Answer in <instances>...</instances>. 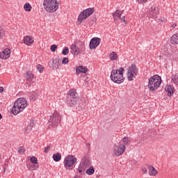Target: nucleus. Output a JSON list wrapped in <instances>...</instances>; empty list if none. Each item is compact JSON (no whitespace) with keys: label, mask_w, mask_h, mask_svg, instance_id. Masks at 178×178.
<instances>
[{"label":"nucleus","mask_w":178,"mask_h":178,"mask_svg":"<svg viewBox=\"0 0 178 178\" xmlns=\"http://www.w3.org/2000/svg\"><path fill=\"white\" fill-rule=\"evenodd\" d=\"M26 106H27V100L25 98L21 97L17 99L12 108L13 115H18L20 112H23Z\"/></svg>","instance_id":"f257e3e1"},{"label":"nucleus","mask_w":178,"mask_h":178,"mask_svg":"<svg viewBox=\"0 0 178 178\" xmlns=\"http://www.w3.org/2000/svg\"><path fill=\"white\" fill-rule=\"evenodd\" d=\"M124 72V68L120 67L119 70H113L111 74V80L113 83L117 84H121L124 81V76H123V72Z\"/></svg>","instance_id":"f03ea898"},{"label":"nucleus","mask_w":178,"mask_h":178,"mask_svg":"<svg viewBox=\"0 0 178 178\" xmlns=\"http://www.w3.org/2000/svg\"><path fill=\"white\" fill-rule=\"evenodd\" d=\"M43 8L49 13H54L56 12L59 8V5H58V1L56 0H44Z\"/></svg>","instance_id":"7ed1b4c3"},{"label":"nucleus","mask_w":178,"mask_h":178,"mask_svg":"<svg viewBox=\"0 0 178 178\" xmlns=\"http://www.w3.org/2000/svg\"><path fill=\"white\" fill-rule=\"evenodd\" d=\"M79 101V93L76 92V90L71 89L67 94V105L68 106L73 107Z\"/></svg>","instance_id":"20e7f679"},{"label":"nucleus","mask_w":178,"mask_h":178,"mask_svg":"<svg viewBox=\"0 0 178 178\" xmlns=\"http://www.w3.org/2000/svg\"><path fill=\"white\" fill-rule=\"evenodd\" d=\"M162 83V79L159 75H154L149 79L148 88L149 91H154Z\"/></svg>","instance_id":"39448f33"},{"label":"nucleus","mask_w":178,"mask_h":178,"mask_svg":"<svg viewBox=\"0 0 178 178\" xmlns=\"http://www.w3.org/2000/svg\"><path fill=\"white\" fill-rule=\"evenodd\" d=\"M93 13H94V8H89L81 11L78 17V22L79 24L81 23H83L84 20L88 19V17H90V16H91Z\"/></svg>","instance_id":"423d86ee"},{"label":"nucleus","mask_w":178,"mask_h":178,"mask_svg":"<svg viewBox=\"0 0 178 178\" xmlns=\"http://www.w3.org/2000/svg\"><path fill=\"white\" fill-rule=\"evenodd\" d=\"M61 119L62 118L60 117V115H59L58 112H56L50 116L49 125L51 126V127H55L60 123Z\"/></svg>","instance_id":"0eeeda50"},{"label":"nucleus","mask_w":178,"mask_h":178,"mask_svg":"<svg viewBox=\"0 0 178 178\" xmlns=\"http://www.w3.org/2000/svg\"><path fill=\"white\" fill-rule=\"evenodd\" d=\"M77 161V159L73 155H68L64 159V166L65 169H69V168H72L73 165L76 163Z\"/></svg>","instance_id":"6e6552de"},{"label":"nucleus","mask_w":178,"mask_h":178,"mask_svg":"<svg viewBox=\"0 0 178 178\" xmlns=\"http://www.w3.org/2000/svg\"><path fill=\"white\" fill-rule=\"evenodd\" d=\"M126 151V145L122 144H119L117 145H114L113 147V154L115 156H120V155H123L124 152Z\"/></svg>","instance_id":"1a4fd4ad"},{"label":"nucleus","mask_w":178,"mask_h":178,"mask_svg":"<svg viewBox=\"0 0 178 178\" xmlns=\"http://www.w3.org/2000/svg\"><path fill=\"white\" fill-rule=\"evenodd\" d=\"M101 44V38H92L89 43V48L90 49H95Z\"/></svg>","instance_id":"9d476101"},{"label":"nucleus","mask_w":178,"mask_h":178,"mask_svg":"<svg viewBox=\"0 0 178 178\" xmlns=\"http://www.w3.org/2000/svg\"><path fill=\"white\" fill-rule=\"evenodd\" d=\"M10 58V49L8 48L4 49V50L0 52V58L3 59V60H6V59H9Z\"/></svg>","instance_id":"9b49d317"},{"label":"nucleus","mask_w":178,"mask_h":178,"mask_svg":"<svg viewBox=\"0 0 178 178\" xmlns=\"http://www.w3.org/2000/svg\"><path fill=\"white\" fill-rule=\"evenodd\" d=\"M80 166H82V168H84L85 169H87L89 166H91V161H90V158L88 157H84L80 163Z\"/></svg>","instance_id":"f8f14e48"},{"label":"nucleus","mask_w":178,"mask_h":178,"mask_svg":"<svg viewBox=\"0 0 178 178\" xmlns=\"http://www.w3.org/2000/svg\"><path fill=\"white\" fill-rule=\"evenodd\" d=\"M149 17H152V19H156V16L159 15V10L158 7L152 8L149 13Z\"/></svg>","instance_id":"ddd939ff"},{"label":"nucleus","mask_w":178,"mask_h":178,"mask_svg":"<svg viewBox=\"0 0 178 178\" xmlns=\"http://www.w3.org/2000/svg\"><path fill=\"white\" fill-rule=\"evenodd\" d=\"M60 60V58L58 57L56 59L49 61V64L52 65V69H58L59 67V63Z\"/></svg>","instance_id":"4468645a"},{"label":"nucleus","mask_w":178,"mask_h":178,"mask_svg":"<svg viewBox=\"0 0 178 178\" xmlns=\"http://www.w3.org/2000/svg\"><path fill=\"white\" fill-rule=\"evenodd\" d=\"M166 92H168V97H172L175 94V88L171 85H167L165 88Z\"/></svg>","instance_id":"2eb2a0df"},{"label":"nucleus","mask_w":178,"mask_h":178,"mask_svg":"<svg viewBox=\"0 0 178 178\" xmlns=\"http://www.w3.org/2000/svg\"><path fill=\"white\" fill-rule=\"evenodd\" d=\"M76 74L87 73V72H88V69L87 68V67L80 65V66L76 67Z\"/></svg>","instance_id":"dca6fc26"},{"label":"nucleus","mask_w":178,"mask_h":178,"mask_svg":"<svg viewBox=\"0 0 178 178\" xmlns=\"http://www.w3.org/2000/svg\"><path fill=\"white\" fill-rule=\"evenodd\" d=\"M24 42L26 45H33L34 40H33L32 36L27 35L24 38Z\"/></svg>","instance_id":"f3484780"},{"label":"nucleus","mask_w":178,"mask_h":178,"mask_svg":"<svg viewBox=\"0 0 178 178\" xmlns=\"http://www.w3.org/2000/svg\"><path fill=\"white\" fill-rule=\"evenodd\" d=\"M123 15V10L122 11H119L116 10L113 13V17L114 20H120V16Z\"/></svg>","instance_id":"a211bd4d"},{"label":"nucleus","mask_w":178,"mask_h":178,"mask_svg":"<svg viewBox=\"0 0 178 178\" xmlns=\"http://www.w3.org/2000/svg\"><path fill=\"white\" fill-rule=\"evenodd\" d=\"M128 72L134 73L135 76H137V73H138V70H137L136 64H131V66L128 68Z\"/></svg>","instance_id":"6ab92c4d"},{"label":"nucleus","mask_w":178,"mask_h":178,"mask_svg":"<svg viewBox=\"0 0 178 178\" xmlns=\"http://www.w3.org/2000/svg\"><path fill=\"white\" fill-rule=\"evenodd\" d=\"M70 49H71V54H72L73 55H75L76 56H77V55L80 54V51L79 49H77V46H76V44L72 45Z\"/></svg>","instance_id":"aec40b11"},{"label":"nucleus","mask_w":178,"mask_h":178,"mask_svg":"<svg viewBox=\"0 0 178 178\" xmlns=\"http://www.w3.org/2000/svg\"><path fill=\"white\" fill-rule=\"evenodd\" d=\"M149 171L150 176H156V175H158V171L152 165L149 166Z\"/></svg>","instance_id":"412c9836"},{"label":"nucleus","mask_w":178,"mask_h":178,"mask_svg":"<svg viewBox=\"0 0 178 178\" xmlns=\"http://www.w3.org/2000/svg\"><path fill=\"white\" fill-rule=\"evenodd\" d=\"M170 42H171V44H173L174 45H176V44H178V33L174 34L171 37Z\"/></svg>","instance_id":"4be33fe9"},{"label":"nucleus","mask_w":178,"mask_h":178,"mask_svg":"<svg viewBox=\"0 0 178 178\" xmlns=\"http://www.w3.org/2000/svg\"><path fill=\"white\" fill-rule=\"evenodd\" d=\"M78 51H79V54H81V52H84L86 51V44L84 42H81L79 43V46H77Z\"/></svg>","instance_id":"5701e85b"},{"label":"nucleus","mask_w":178,"mask_h":178,"mask_svg":"<svg viewBox=\"0 0 178 178\" xmlns=\"http://www.w3.org/2000/svg\"><path fill=\"white\" fill-rule=\"evenodd\" d=\"M53 159L55 162H59V161L62 159V154H60V153L53 154Z\"/></svg>","instance_id":"b1692460"},{"label":"nucleus","mask_w":178,"mask_h":178,"mask_svg":"<svg viewBox=\"0 0 178 178\" xmlns=\"http://www.w3.org/2000/svg\"><path fill=\"white\" fill-rule=\"evenodd\" d=\"M31 162L35 165V168L37 169L38 168V159H37V157L32 156L30 159Z\"/></svg>","instance_id":"393cba45"},{"label":"nucleus","mask_w":178,"mask_h":178,"mask_svg":"<svg viewBox=\"0 0 178 178\" xmlns=\"http://www.w3.org/2000/svg\"><path fill=\"white\" fill-rule=\"evenodd\" d=\"M134 72H131L130 71H127V79L129 80V81H133V79H134Z\"/></svg>","instance_id":"a878e982"},{"label":"nucleus","mask_w":178,"mask_h":178,"mask_svg":"<svg viewBox=\"0 0 178 178\" xmlns=\"http://www.w3.org/2000/svg\"><path fill=\"white\" fill-rule=\"evenodd\" d=\"M109 58L111 60H116V59H118V54L115 51H112L109 55Z\"/></svg>","instance_id":"bb28decb"},{"label":"nucleus","mask_w":178,"mask_h":178,"mask_svg":"<svg viewBox=\"0 0 178 178\" xmlns=\"http://www.w3.org/2000/svg\"><path fill=\"white\" fill-rule=\"evenodd\" d=\"M31 5L29 3H26L24 6V9L26 12H31Z\"/></svg>","instance_id":"cd10ccee"},{"label":"nucleus","mask_w":178,"mask_h":178,"mask_svg":"<svg viewBox=\"0 0 178 178\" xmlns=\"http://www.w3.org/2000/svg\"><path fill=\"white\" fill-rule=\"evenodd\" d=\"M95 172V169L92 166H90V168H88L86 170L87 175H94Z\"/></svg>","instance_id":"c85d7f7f"},{"label":"nucleus","mask_w":178,"mask_h":178,"mask_svg":"<svg viewBox=\"0 0 178 178\" xmlns=\"http://www.w3.org/2000/svg\"><path fill=\"white\" fill-rule=\"evenodd\" d=\"M34 79V75L31 72H28L26 74V80L28 81H31Z\"/></svg>","instance_id":"c756f323"},{"label":"nucleus","mask_w":178,"mask_h":178,"mask_svg":"<svg viewBox=\"0 0 178 178\" xmlns=\"http://www.w3.org/2000/svg\"><path fill=\"white\" fill-rule=\"evenodd\" d=\"M86 169L83 166H79V168H78V172L80 175H84V173L86 172Z\"/></svg>","instance_id":"7c9ffc66"},{"label":"nucleus","mask_w":178,"mask_h":178,"mask_svg":"<svg viewBox=\"0 0 178 178\" xmlns=\"http://www.w3.org/2000/svg\"><path fill=\"white\" fill-rule=\"evenodd\" d=\"M172 80L173 83H175V84L178 86V74L172 76Z\"/></svg>","instance_id":"2f4dec72"},{"label":"nucleus","mask_w":178,"mask_h":178,"mask_svg":"<svg viewBox=\"0 0 178 178\" xmlns=\"http://www.w3.org/2000/svg\"><path fill=\"white\" fill-rule=\"evenodd\" d=\"M123 142L124 143L125 145H130V140H129V138L127 137L123 138Z\"/></svg>","instance_id":"473e14b6"},{"label":"nucleus","mask_w":178,"mask_h":178,"mask_svg":"<svg viewBox=\"0 0 178 178\" xmlns=\"http://www.w3.org/2000/svg\"><path fill=\"white\" fill-rule=\"evenodd\" d=\"M36 67L38 72H40V73H42V72H44V67H42V65L39 64L37 65Z\"/></svg>","instance_id":"72a5a7b5"},{"label":"nucleus","mask_w":178,"mask_h":178,"mask_svg":"<svg viewBox=\"0 0 178 178\" xmlns=\"http://www.w3.org/2000/svg\"><path fill=\"white\" fill-rule=\"evenodd\" d=\"M62 54L63 55H67V54H69V48L67 47H64V49L62 51Z\"/></svg>","instance_id":"f704fd0d"},{"label":"nucleus","mask_w":178,"mask_h":178,"mask_svg":"<svg viewBox=\"0 0 178 178\" xmlns=\"http://www.w3.org/2000/svg\"><path fill=\"white\" fill-rule=\"evenodd\" d=\"M5 35V30L3 28L0 27V38H2Z\"/></svg>","instance_id":"c9c22d12"},{"label":"nucleus","mask_w":178,"mask_h":178,"mask_svg":"<svg viewBox=\"0 0 178 178\" xmlns=\"http://www.w3.org/2000/svg\"><path fill=\"white\" fill-rule=\"evenodd\" d=\"M57 49H58V46L56 44H53L50 47L51 52H55V51H56Z\"/></svg>","instance_id":"e433bc0d"},{"label":"nucleus","mask_w":178,"mask_h":178,"mask_svg":"<svg viewBox=\"0 0 178 178\" xmlns=\"http://www.w3.org/2000/svg\"><path fill=\"white\" fill-rule=\"evenodd\" d=\"M63 65H67L69 63V58L65 57L62 60Z\"/></svg>","instance_id":"4c0bfd02"},{"label":"nucleus","mask_w":178,"mask_h":178,"mask_svg":"<svg viewBox=\"0 0 178 178\" xmlns=\"http://www.w3.org/2000/svg\"><path fill=\"white\" fill-rule=\"evenodd\" d=\"M33 127H34V122H31L30 124L27 126L26 129L31 130V129H33Z\"/></svg>","instance_id":"58836bf2"},{"label":"nucleus","mask_w":178,"mask_h":178,"mask_svg":"<svg viewBox=\"0 0 178 178\" xmlns=\"http://www.w3.org/2000/svg\"><path fill=\"white\" fill-rule=\"evenodd\" d=\"M19 154H24V147H20L18 148Z\"/></svg>","instance_id":"ea45409f"},{"label":"nucleus","mask_w":178,"mask_h":178,"mask_svg":"<svg viewBox=\"0 0 178 178\" xmlns=\"http://www.w3.org/2000/svg\"><path fill=\"white\" fill-rule=\"evenodd\" d=\"M50 149H51V147L47 146V147H44V152L46 154H48V151H49Z\"/></svg>","instance_id":"a19ab883"},{"label":"nucleus","mask_w":178,"mask_h":178,"mask_svg":"<svg viewBox=\"0 0 178 178\" xmlns=\"http://www.w3.org/2000/svg\"><path fill=\"white\" fill-rule=\"evenodd\" d=\"M148 0H136V1L138 2V3H145Z\"/></svg>","instance_id":"79ce46f5"},{"label":"nucleus","mask_w":178,"mask_h":178,"mask_svg":"<svg viewBox=\"0 0 178 178\" xmlns=\"http://www.w3.org/2000/svg\"><path fill=\"white\" fill-rule=\"evenodd\" d=\"M172 29L173 30L174 29H176L177 27V23L175 22L171 25Z\"/></svg>","instance_id":"37998d69"},{"label":"nucleus","mask_w":178,"mask_h":178,"mask_svg":"<svg viewBox=\"0 0 178 178\" xmlns=\"http://www.w3.org/2000/svg\"><path fill=\"white\" fill-rule=\"evenodd\" d=\"M141 169L143 172V175H147V168L145 167H143Z\"/></svg>","instance_id":"c03bdc74"},{"label":"nucleus","mask_w":178,"mask_h":178,"mask_svg":"<svg viewBox=\"0 0 178 178\" xmlns=\"http://www.w3.org/2000/svg\"><path fill=\"white\" fill-rule=\"evenodd\" d=\"M121 22H124V23H126V17H125V16H123V17L121 18Z\"/></svg>","instance_id":"a18cd8bd"},{"label":"nucleus","mask_w":178,"mask_h":178,"mask_svg":"<svg viewBox=\"0 0 178 178\" xmlns=\"http://www.w3.org/2000/svg\"><path fill=\"white\" fill-rule=\"evenodd\" d=\"M31 98L32 99H35V96H34V95H32L31 96Z\"/></svg>","instance_id":"49530a36"},{"label":"nucleus","mask_w":178,"mask_h":178,"mask_svg":"<svg viewBox=\"0 0 178 178\" xmlns=\"http://www.w3.org/2000/svg\"><path fill=\"white\" fill-rule=\"evenodd\" d=\"M3 91V87H0V92H2Z\"/></svg>","instance_id":"de8ad7c7"},{"label":"nucleus","mask_w":178,"mask_h":178,"mask_svg":"<svg viewBox=\"0 0 178 178\" xmlns=\"http://www.w3.org/2000/svg\"><path fill=\"white\" fill-rule=\"evenodd\" d=\"M74 178H80V177L79 175H76Z\"/></svg>","instance_id":"09e8293b"},{"label":"nucleus","mask_w":178,"mask_h":178,"mask_svg":"<svg viewBox=\"0 0 178 178\" xmlns=\"http://www.w3.org/2000/svg\"><path fill=\"white\" fill-rule=\"evenodd\" d=\"M2 119V114L0 113V120Z\"/></svg>","instance_id":"8fccbe9b"},{"label":"nucleus","mask_w":178,"mask_h":178,"mask_svg":"<svg viewBox=\"0 0 178 178\" xmlns=\"http://www.w3.org/2000/svg\"><path fill=\"white\" fill-rule=\"evenodd\" d=\"M90 146V143H86V147H89Z\"/></svg>","instance_id":"3c124183"}]
</instances>
